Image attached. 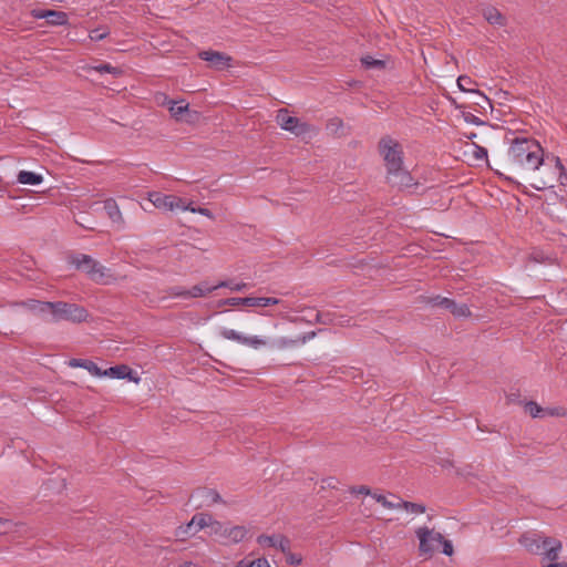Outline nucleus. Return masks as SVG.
Instances as JSON below:
<instances>
[{
    "label": "nucleus",
    "mask_w": 567,
    "mask_h": 567,
    "mask_svg": "<svg viewBox=\"0 0 567 567\" xmlns=\"http://www.w3.org/2000/svg\"><path fill=\"white\" fill-rule=\"evenodd\" d=\"M198 214L203 215V216H206L210 219H214V214L212 213V210H209L208 208H204V207H197V210H196Z\"/></svg>",
    "instance_id": "obj_52"
},
{
    "label": "nucleus",
    "mask_w": 567,
    "mask_h": 567,
    "mask_svg": "<svg viewBox=\"0 0 567 567\" xmlns=\"http://www.w3.org/2000/svg\"><path fill=\"white\" fill-rule=\"evenodd\" d=\"M442 466H443V467H446V466H454V464H453V462H452V461L446 460V461H444V463H442Z\"/></svg>",
    "instance_id": "obj_57"
},
{
    "label": "nucleus",
    "mask_w": 567,
    "mask_h": 567,
    "mask_svg": "<svg viewBox=\"0 0 567 567\" xmlns=\"http://www.w3.org/2000/svg\"><path fill=\"white\" fill-rule=\"evenodd\" d=\"M257 543L261 547H269L280 550L281 553H288V549L291 547V542L288 537L275 534V535H259L257 537Z\"/></svg>",
    "instance_id": "obj_12"
},
{
    "label": "nucleus",
    "mask_w": 567,
    "mask_h": 567,
    "mask_svg": "<svg viewBox=\"0 0 567 567\" xmlns=\"http://www.w3.org/2000/svg\"><path fill=\"white\" fill-rule=\"evenodd\" d=\"M190 498L198 499V504L196 505L197 508L203 506L209 507L216 503H225L216 489L208 487L196 488Z\"/></svg>",
    "instance_id": "obj_11"
},
{
    "label": "nucleus",
    "mask_w": 567,
    "mask_h": 567,
    "mask_svg": "<svg viewBox=\"0 0 567 567\" xmlns=\"http://www.w3.org/2000/svg\"><path fill=\"white\" fill-rule=\"evenodd\" d=\"M25 305L31 311L40 315L47 321L50 310L45 306L51 305V301L29 300Z\"/></svg>",
    "instance_id": "obj_26"
},
{
    "label": "nucleus",
    "mask_w": 567,
    "mask_h": 567,
    "mask_svg": "<svg viewBox=\"0 0 567 567\" xmlns=\"http://www.w3.org/2000/svg\"><path fill=\"white\" fill-rule=\"evenodd\" d=\"M220 334L227 340L237 341L254 349H259L267 344L265 339H261L257 336H244L233 329H223Z\"/></svg>",
    "instance_id": "obj_9"
},
{
    "label": "nucleus",
    "mask_w": 567,
    "mask_h": 567,
    "mask_svg": "<svg viewBox=\"0 0 567 567\" xmlns=\"http://www.w3.org/2000/svg\"><path fill=\"white\" fill-rule=\"evenodd\" d=\"M104 209H105L107 216L110 217V219H112V221H114V223H122L123 221L122 214L120 212L118 205L115 202V199L107 198L104 202Z\"/></svg>",
    "instance_id": "obj_24"
},
{
    "label": "nucleus",
    "mask_w": 567,
    "mask_h": 567,
    "mask_svg": "<svg viewBox=\"0 0 567 567\" xmlns=\"http://www.w3.org/2000/svg\"><path fill=\"white\" fill-rule=\"evenodd\" d=\"M107 32L102 30L101 28L94 29L90 32V39L93 41H101L106 38Z\"/></svg>",
    "instance_id": "obj_44"
},
{
    "label": "nucleus",
    "mask_w": 567,
    "mask_h": 567,
    "mask_svg": "<svg viewBox=\"0 0 567 567\" xmlns=\"http://www.w3.org/2000/svg\"><path fill=\"white\" fill-rule=\"evenodd\" d=\"M432 306L442 307L449 310L456 318H467L472 315L470 308L465 303H456L454 300L435 296L429 299L427 301Z\"/></svg>",
    "instance_id": "obj_7"
},
{
    "label": "nucleus",
    "mask_w": 567,
    "mask_h": 567,
    "mask_svg": "<svg viewBox=\"0 0 567 567\" xmlns=\"http://www.w3.org/2000/svg\"><path fill=\"white\" fill-rule=\"evenodd\" d=\"M361 63L362 65L365 68V69H384L385 68V62L382 61V60H379V59H374L370 55H365L363 58H361Z\"/></svg>",
    "instance_id": "obj_33"
},
{
    "label": "nucleus",
    "mask_w": 567,
    "mask_h": 567,
    "mask_svg": "<svg viewBox=\"0 0 567 567\" xmlns=\"http://www.w3.org/2000/svg\"><path fill=\"white\" fill-rule=\"evenodd\" d=\"M441 545L443 546V554H445L446 556H451L453 554V546L450 540L445 539Z\"/></svg>",
    "instance_id": "obj_49"
},
{
    "label": "nucleus",
    "mask_w": 567,
    "mask_h": 567,
    "mask_svg": "<svg viewBox=\"0 0 567 567\" xmlns=\"http://www.w3.org/2000/svg\"><path fill=\"white\" fill-rule=\"evenodd\" d=\"M186 291H187V289H184L183 287H179V286H175V287H171L168 289V295L172 297L187 298Z\"/></svg>",
    "instance_id": "obj_43"
},
{
    "label": "nucleus",
    "mask_w": 567,
    "mask_h": 567,
    "mask_svg": "<svg viewBox=\"0 0 567 567\" xmlns=\"http://www.w3.org/2000/svg\"><path fill=\"white\" fill-rule=\"evenodd\" d=\"M550 166L545 169L543 174L535 176L530 186L537 190L550 188L554 182L559 178L560 185L567 187V171L565 169L561 161L557 156H550Z\"/></svg>",
    "instance_id": "obj_3"
},
{
    "label": "nucleus",
    "mask_w": 567,
    "mask_h": 567,
    "mask_svg": "<svg viewBox=\"0 0 567 567\" xmlns=\"http://www.w3.org/2000/svg\"><path fill=\"white\" fill-rule=\"evenodd\" d=\"M179 209H183V210H189L192 213H197V208L193 207L190 204L188 205H185L184 202L182 200V207H179Z\"/></svg>",
    "instance_id": "obj_53"
},
{
    "label": "nucleus",
    "mask_w": 567,
    "mask_h": 567,
    "mask_svg": "<svg viewBox=\"0 0 567 567\" xmlns=\"http://www.w3.org/2000/svg\"><path fill=\"white\" fill-rule=\"evenodd\" d=\"M315 336H316V332L311 331V332H307V333L299 336L297 339H289L286 337H281V338H278L277 340H275L274 346L277 347L278 349L293 348L298 344L306 343L307 341L312 339Z\"/></svg>",
    "instance_id": "obj_18"
},
{
    "label": "nucleus",
    "mask_w": 567,
    "mask_h": 567,
    "mask_svg": "<svg viewBox=\"0 0 567 567\" xmlns=\"http://www.w3.org/2000/svg\"><path fill=\"white\" fill-rule=\"evenodd\" d=\"M530 259H533L536 262H545V260H547L548 258H545L542 251H534L530 254Z\"/></svg>",
    "instance_id": "obj_51"
},
{
    "label": "nucleus",
    "mask_w": 567,
    "mask_h": 567,
    "mask_svg": "<svg viewBox=\"0 0 567 567\" xmlns=\"http://www.w3.org/2000/svg\"><path fill=\"white\" fill-rule=\"evenodd\" d=\"M198 56L202 60L209 62L217 70H223L229 66V62L231 61L229 55L213 50L202 51L198 53Z\"/></svg>",
    "instance_id": "obj_16"
},
{
    "label": "nucleus",
    "mask_w": 567,
    "mask_h": 567,
    "mask_svg": "<svg viewBox=\"0 0 567 567\" xmlns=\"http://www.w3.org/2000/svg\"><path fill=\"white\" fill-rule=\"evenodd\" d=\"M276 121L278 125L296 136L305 135L311 132V125L306 122H301L298 117L289 115L287 109H280L277 111Z\"/></svg>",
    "instance_id": "obj_5"
},
{
    "label": "nucleus",
    "mask_w": 567,
    "mask_h": 567,
    "mask_svg": "<svg viewBox=\"0 0 567 567\" xmlns=\"http://www.w3.org/2000/svg\"><path fill=\"white\" fill-rule=\"evenodd\" d=\"M235 567H270L266 558L249 559L248 557L237 563Z\"/></svg>",
    "instance_id": "obj_32"
},
{
    "label": "nucleus",
    "mask_w": 567,
    "mask_h": 567,
    "mask_svg": "<svg viewBox=\"0 0 567 567\" xmlns=\"http://www.w3.org/2000/svg\"><path fill=\"white\" fill-rule=\"evenodd\" d=\"M378 151L384 161L386 173L395 172L403 165V147L391 136L385 135L379 141Z\"/></svg>",
    "instance_id": "obj_4"
},
{
    "label": "nucleus",
    "mask_w": 567,
    "mask_h": 567,
    "mask_svg": "<svg viewBox=\"0 0 567 567\" xmlns=\"http://www.w3.org/2000/svg\"><path fill=\"white\" fill-rule=\"evenodd\" d=\"M463 117L467 123H471V124H475V125L484 124V122L480 117H477L476 115H474L470 112H464Z\"/></svg>",
    "instance_id": "obj_45"
},
{
    "label": "nucleus",
    "mask_w": 567,
    "mask_h": 567,
    "mask_svg": "<svg viewBox=\"0 0 567 567\" xmlns=\"http://www.w3.org/2000/svg\"><path fill=\"white\" fill-rule=\"evenodd\" d=\"M284 554L286 556V561L289 565L298 566L302 561V556L299 554L291 553L290 549H288V553H284Z\"/></svg>",
    "instance_id": "obj_42"
},
{
    "label": "nucleus",
    "mask_w": 567,
    "mask_h": 567,
    "mask_svg": "<svg viewBox=\"0 0 567 567\" xmlns=\"http://www.w3.org/2000/svg\"><path fill=\"white\" fill-rule=\"evenodd\" d=\"M150 202L158 209L174 210L182 207V198L175 195H165L159 192L148 194Z\"/></svg>",
    "instance_id": "obj_8"
},
{
    "label": "nucleus",
    "mask_w": 567,
    "mask_h": 567,
    "mask_svg": "<svg viewBox=\"0 0 567 567\" xmlns=\"http://www.w3.org/2000/svg\"><path fill=\"white\" fill-rule=\"evenodd\" d=\"M399 504H401L400 508H404L411 513L422 514L425 512V506L422 504L412 503V502H408V501H400Z\"/></svg>",
    "instance_id": "obj_35"
},
{
    "label": "nucleus",
    "mask_w": 567,
    "mask_h": 567,
    "mask_svg": "<svg viewBox=\"0 0 567 567\" xmlns=\"http://www.w3.org/2000/svg\"><path fill=\"white\" fill-rule=\"evenodd\" d=\"M247 530L244 526H233L229 527L226 539H229L233 543H239L245 538Z\"/></svg>",
    "instance_id": "obj_31"
},
{
    "label": "nucleus",
    "mask_w": 567,
    "mask_h": 567,
    "mask_svg": "<svg viewBox=\"0 0 567 567\" xmlns=\"http://www.w3.org/2000/svg\"><path fill=\"white\" fill-rule=\"evenodd\" d=\"M544 546L543 553L545 557L551 561H555L559 557V551L561 549V543L558 539L551 538V537H545L544 538Z\"/></svg>",
    "instance_id": "obj_19"
},
{
    "label": "nucleus",
    "mask_w": 567,
    "mask_h": 567,
    "mask_svg": "<svg viewBox=\"0 0 567 567\" xmlns=\"http://www.w3.org/2000/svg\"><path fill=\"white\" fill-rule=\"evenodd\" d=\"M508 161L515 172L543 174L550 166V157L545 158L544 150L534 138L516 137L508 150Z\"/></svg>",
    "instance_id": "obj_1"
},
{
    "label": "nucleus",
    "mask_w": 567,
    "mask_h": 567,
    "mask_svg": "<svg viewBox=\"0 0 567 567\" xmlns=\"http://www.w3.org/2000/svg\"><path fill=\"white\" fill-rule=\"evenodd\" d=\"M255 297H231L227 299H223L218 301V306H230V307H238V306H246V307H255Z\"/></svg>",
    "instance_id": "obj_22"
},
{
    "label": "nucleus",
    "mask_w": 567,
    "mask_h": 567,
    "mask_svg": "<svg viewBox=\"0 0 567 567\" xmlns=\"http://www.w3.org/2000/svg\"><path fill=\"white\" fill-rule=\"evenodd\" d=\"M228 529H229L228 526L224 525L223 523H220L218 520L213 519V523L210 524L209 533L212 535H216V536H219L220 538L226 539Z\"/></svg>",
    "instance_id": "obj_34"
},
{
    "label": "nucleus",
    "mask_w": 567,
    "mask_h": 567,
    "mask_svg": "<svg viewBox=\"0 0 567 567\" xmlns=\"http://www.w3.org/2000/svg\"><path fill=\"white\" fill-rule=\"evenodd\" d=\"M544 567H567V564L565 563H551V564H548Z\"/></svg>",
    "instance_id": "obj_54"
},
{
    "label": "nucleus",
    "mask_w": 567,
    "mask_h": 567,
    "mask_svg": "<svg viewBox=\"0 0 567 567\" xmlns=\"http://www.w3.org/2000/svg\"><path fill=\"white\" fill-rule=\"evenodd\" d=\"M87 277L99 285H110L116 280V277L111 272V269L104 267L97 260H94L92 268L87 271Z\"/></svg>",
    "instance_id": "obj_14"
},
{
    "label": "nucleus",
    "mask_w": 567,
    "mask_h": 567,
    "mask_svg": "<svg viewBox=\"0 0 567 567\" xmlns=\"http://www.w3.org/2000/svg\"><path fill=\"white\" fill-rule=\"evenodd\" d=\"M70 365L73 368H84L91 374L96 375V377H102V370L91 360L72 359L70 361Z\"/></svg>",
    "instance_id": "obj_23"
},
{
    "label": "nucleus",
    "mask_w": 567,
    "mask_h": 567,
    "mask_svg": "<svg viewBox=\"0 0 567 567\" xmlns=\"http://www.w3.org/2000/svg\"><path fill=\"white\" fill-rule=\"evenodd\" d=\"M197 532H195V524L193 523V520L190 519L186 525H181L176 528L175 530V536L184 542L186 540L190 535H194L196 534Z\"/></svg>",
    "instance_id": "obj_30"
},
{
    "label": "nucleus",
    "mask_w": 567,
    "mask_h": 567,
    "mask_svg": "<svg viewBox=\"0 0 567 567\" xmlns=\"http://www.w3.org/2000/svg\"><path fill=\"white\" fill-rule=\"evenodd\" d=\"M99 73H112L115 76H118L123 73V71L120 68L112 66L110 63H100L99 65H95L93 68Z\"/></svg>",
    "instance_id": "obj_37"
},
{
    "label": "nucleus",
    "mask_w": 567,
    "mask_h": 567,
    "mask_svg": "<svg viewBox=\"0 0 567 567\" xmlns=\"http://www.w3.org/2000/svg\"><path fill=\"white\" fill-rule=\"evenodd\" d=\"M193 523L195 524V532H198L205 527L210 529V524L213 523V517L206 513H199L193 516Z\"/></svg>",
    "instance_id": "obj_29"
},
{
    "label": "nucleus",
    "mask_w": 567,
    "mask_h": 567,
    "mask_svg": "<svg viewBox=\"0 0 567 567\" xmlns=\"http://www.w3.org/2000/svg\"><path fill=\"white\" fill-rule=\"evenodd\" d=\"M87 277L99 285H110L116 280V277L111 272V269L104 267L97 260H94L92 268L87 271Z\"/></svg>",
    "instance_id": "obj_13"
},
{
    "label": "nucleus",
    "mask_w": 567,
    "mask_h": 567,
    "mask_svg": "<svg viewBox=\"0 0 567 567\" xmlns=\"http://www.w3.org/2000/svg\"><path fill=\"white\" fill-rule=\"evenodd\" d=\"M526 411L533 416V417H539L542 416V413L544 412V409L539 406L536 402H528L525 405Z\"/></svg>",
    "instance_id": "obj_41"
},
{
    "label": "nucleus",
    "mask_w": 567,
    "mask_h": 567,
    "mask_svg": "<svg viewBox=\"0 0 567 567\" xmlns=\"http://www.w3.org/2000/svg\"><path fill=\"white\" fill-rule=\"evenodd\" d=\"M343 126V123L340 118L334 117L329 121L327 128L330 130L333 133H337L339 128Z\"/></svg>",
    "instance_id": "obj_46"
},
{
    "label": "nucleus",
    "mask_w": 567,
    "mask_h": 567,
    "mask_svg": "<svg viewBox=\"0 0 567 567\" xmlns=\"http://www.w3.org/2000/svg\"><path fill=\"white\" fill-rule=\"evenodd\" d=\"M386 181L392 187H398L399 189L410 188L416 185L411 173L404 169L403 165L398 167L395 172L386 173Z\"/></svg>",
    "instance_id": "obj_10"
},
{
    "label": "nucleus",
    "mask_w": 567,
    "mask_h": 567,
    "mask_svg": "<svg viewBox=\"0 0 567 567\" xmlns=\"http://www.w3.org/2000/svg\"><path fill=\"white\" fill-rule=\"evenodd\" d=\"M473 84L475 83L470 76L461 75L457 79V85L463 92H475V90L472 87Z\"/></svg>",
    "instance_id": "obj_38"
},
{
    "label": "nucleus",
    "mask_w": 567,
    "mask_h": 567,
    "mask_svg": "<svg viewBox=\"0 0 567 567\" xmlns=\"http://www.w3.org/2000/svg\"><path fill=\"white\" fill-rule=\"evenodd\" d=\"M30 14L34 19H45L49 25H64L68 23V14L63 11L32 9Z\"/></svg>",
    "instance_id": "obj_15"
},
{
    "label": "nucleus",
    "mask_w": 567,
    "mask_h": 567,
    "mask_svg": "<svg viewBox=\"0 0 567 567\" xmlns=\"http://www.w3.org/2000/svg\"><path fill=\"white\" fill-rule=\"evenodd\" d=\"M69 260L78 270L83 271L87 276V271L92 268V264L95 259L85 254H73L70 256Z\"/></svg>",
    "instance_id": "obj_20"
},
{
    "label": "nucleus",
    "mask_w": 567,
    "mask_h": 567,
    "mask_svg": "<svg viewBox=\"0 0 567 567\" xmlns=\"http://www.w3.org/2000/svg\"><path fill=\"white\" fill-rule=\"evenodd\" d=\"M549 414L550 415H563L564 413L561 412V409H553L549 411Z\"/></svg>",
    "instance_id": "obj_55"
},
{
    "label": "nucleus",
    "mask_w": 567,
    "mask_h": 567,
    "mask_svg": "<svg viewBox=\"0 0 567 567\" xmlns=\"http://www.w3.org/2000/svg\"><path fill=\"white\" fill-rule=\"evenodd\" d=\"M482 14L489 24L499 27L506 24V18L495 7L488 6L483 8Z\"/></svg>",
    "instance_id": "obj_21"
},
{
    "label": "nucleus",
    "mask_w": 567,
    "mask_h": 567,
    "mask_svg": "<svg viewBox=\"0 0 567 567\" xmlns=\"http://www.w3.org/2000/svg\"><path fill=\"white\" fill-rule=\"evenodd\" d=\"M519 543L532 554H542L545 548L544 538L535 532L523 534Z\"/></svg>",
    "instance_id": "obj_17"
},
{
    "label": "nucleus",
    "mask_w": 567,
    "mask_h": 567,
    "mask_svg": "<svg viewBox=\"0 0 567 567\" xmlns=\"http://www.w3.org/2000/svg\"><path fill=\"white\" fill-rule=\"evenodd\" d=\"M17 181H18V183L24 184V185H38V184L42 183L43 177H42V175L37 174L34 172L20 171L17 176Z\"/></svg>",
    "instance_id": "obj_25"
},
{
    "label": "nucleus",
    "mask_w": 567,
    "mask_h": 567,
    "mask_svg": "<svg viewBox=\"0 0 567 567\" xmlns=\"http://www.w3.org/2000/svg\"><path fill=\"white\" fill-rule=\"evenodd\" d=\"M214 288L215 289L229 288L231 291H243L247 288V284H245V282L233 284L231 280H225V281H220L219 284L214 286Z\"/></svg>",
    "instance_id": "obj_36"
},
{
    "label": "nucleus",
    "mask_w": 567,
    "mask_h": 567,
    "mask_svg": "<svg viewBox=\"0 0 567 567\" xmlns=\"http://www.w3.org/2000/svg\"><path fill=\"white\" fill-rule=\"evenodd\" d=\"M213 290H216L214 286H208L207 282H200L195 285L192 289L187 290L186 293L187 298H197L204 297Z\"/></svg>",
    "instance_id": "obj_28"
},
{
    "label": "nucleus",
    "mask_w": 567,
    "mask_h": 567,
    "mask_svg": "<svg viewBox=\"0 0 567 567\" xmlns=\"http://www.w3.org/2000/svg\"><path fill=\"white\" fill-rule=\"evenodd\" d=\"M415 533L420 540L419 550L421 555L431 556L435 551L436 546L445 540L441 533H436L425 526L417 528Z\"/></svg>",
    "instance_id": "obj_6"
},
{
    "label": "nucleus",
    "mask_w": 567,
    "mask_h": 567,
    "mask_svg": "<svg viewBox=\"0 0 567 567\" xmlns=\"http://www.w3.org/2000/svg\"><path fill=\"white\" fill-rule=\"evenodd\" d=\"M474 155L477 159L487 158V151L484 147L476 146V151L474 152Z\"/></svg>",
    "instance_id": "obj_50"
},
{
    "label": "nucleus",
    "mask_w": 567,
    "mask_h": 567,
    "mask_svg": "<svg viewBox=\"0 0 567 567\" xmlns=\"http://www.w3.org/2000/svg\"><path fill=\"white\" fill-rule=\"evenodd\" d=\"M350 492L352 494H363L372 496L371 489L365 485L353 486L351 487Z\"/></svg>",
    "instance_id": "obj_47"
},
{
    "label": "nucleus",
    "mask_w": 567,
    "mask_h": 567,
    "mask_svg": "<svg viewBox=\"0 0 567 567\" xmlns=\"http://www.w3.org/2000/svg\"><path fill=\"white\" fill-rule=\"evenodd\" d=\"M131 372H132V370L130 369V367H127L125 364H121V365L111 367L107 370L102 371V375H109V377L115 378V379H124V378H127Z\"/></svg>",
    "instance_id": "obj_27"
},
{
    "label": "nucleus",
    "mask_w": 567,
    "mask_h": 567,
    "mask_svg": "<svg viewBox=\"0 0 567 567\" xmlns=\"http://www.w3.org/2000/svg\"><path fill=\"white\" fill-rule=\"evenodd\" d=\"M178 567H199V566L196 564H193L192 561H185V563L181 564Z\"/></svg>",
    "instance_id": "obj_56"
},
{
    "label": "nucleus",
    "mask_w": 567,
    "mask_h": 567,
    "mask_svg": "<svg viewBox=\"0 0 567 567\" xmlns=\"http://www.w3.org/2000/svg\"><path fill=\"white\" fill-rule=\"evenodd\" d=\"M372 497L378 502L380 503L383 507L388 508V509H393V508H400L401 507V504L399 503H393V502H390L386 499L385 496L381 495V494H372Z\"/></svg>",
    "instance_id": "obj_40"
},
{
    "label": "nucleus",
    "mask_w": 567,
    "mask_h": 567,
    "mask_svg": "<svg viewBox=\"0 0 567 567\" xmlns=\"http://www.w3.org/2000/svg\"><path fill=\"white\" fill-rule=\"evenodd\" d=\"M50 312L47 317V322H59V321H71V322H84L89 318V311L76 303L55 301L51 305L45 306Z\"/></svg>",
    "instance_id": "obj_2"
},
{
    "label": "nucleus",
    "mask_w": 567,
    "mask_h": 567,
    "mask_svg": "<svg viewBox=\"0 0 567 567\" xmlns=\"http://www.w3.org/2000/svg\"><path fill=\"white\" fill-rule=\"evenodd\" d=\"M255 307H269L280 303V300L274 297H255Z\"/></svg>",
    "instance_id": "obj_39"
},
{
    "label": "nucleus",
    "mask_w": 567,
    "mask_h": 567,
    "mask_svg": "<svg viewBox=\"0 0 567 567\" xmlns=\"http://www.w3.org/2000/svg\"><path fill=\"white\" fill-rule=\"evenodd\" d=\"M475 136H476V134L473 133V134L468 135L467 137L468 138H474Z\"/></svg>",
    "instance_id": "obj_58"
},
{
    "label": "nucleus",
    "mask_w": 567,
    "mask_h": 567,
    "mask_svg": "<svg viewBox=\"0 0 567 567\" xmlns=\"http://www.w3.org/2000/svg\"><path fill=\"white\" fill-rule=\"evenodd\" d=\"M188 109V104L186 105H178V106H171V112L174 116H179L181 114H183L185 111H187Z\"/></svg>",
    "instance_id": "obj_48"
}]
</instances>
